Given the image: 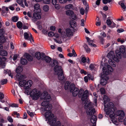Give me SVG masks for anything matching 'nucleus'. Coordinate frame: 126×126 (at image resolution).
<instances>
[{"instance_id": "nucleus-10", "label": "nucleus", "mask_w": 126, "mask_h": 126, "mask_svg": "<svg viewBox=\"0 0 126 126\" xmlns=\"http://www.w3.org/2000/svg\"><path fill=\"white\" fill-rule=\"evenodd\" d=\"M41 16L40 14L34 13L33 14V16L32 18V20L33 22H35L38 19H40Z\"/></svg>"}, {"instance_id": "nucleus-51", "label": "nucleus", "mask_w": 126, "mask_h": 126, "mask_svg": "<svg viewBox=\"0 0 126 126\" xmlns=\"http://www.w3.org/2000/svg\"><path fill=\"white\" fill-rule=\"evenodd\" d=\"M112 0H103V2L105 4H107L108 2L110 3L111 1Z\"/></svg>"}, {"instance_id": "nucleus-25", "label": "nucleus", "mask_w": 126, "mask_h": 126, "mask_svg": "<svg viewBox=\"0 0 126 126\" xmlns=\"http://www.w3.org/2000/svg\"><path fill=\"white\" fill-rule=\"evenodd\" d=\"M116 54L117 56L116 57L119 61V59L121 58L122 56L121 53L119 50L116 51Z\"/></svg>"}, {"instance_id": "nucleus-35", "label": "nucleus", "mask_w": 126, "mask_h": 126, "mask_svg": "<svg viewBox=\"0 0 126 126\" xmlns=\"http://www.w3.org/2000/svg\"><path fill=\"white\" fill-rule=\"evenodd\" d=\"M1 38L0 39V42L1 43H4L6 42V39L5 37L3 36L0 37Z\"/></svg>"}, {"instance_id": "nucleus-32", "label": "nucleus", "mask_w": 126, "mask_h": 126, "mask_svg": "<svg viewBox=\"0 0 126 126\" xmlns=\"http://www.w3.org/2000/svg\"><path fill=\"white\" fill-rule=\"evenodd\" d=\"M0 54L1 56H7V53L6 51L3 50H1L0 51Z\"/></svg>"}, {"instance_id": "nucleus-47", "label": "nucleus", "mask_w": 126, "mask_h": 126, "mask_svg": "<svg viewBox=\"0 0 126 126\" xmlns=\"http://www.w3.org/2000/svg\"><path fill=\"white\" fill-rule=\"evenodd\" d=\"M100 91L102 94H104L105 93V90L104 88H101L100 89Z\"/></svg>"}, {"instance_id": "nucleus-13", "label": "nucleus", "mask_w": 126, "mask_h": 126, "mask_svg": "<svg viewBox=\"0 0 126 126\" xmlns=\"http://www.w3.org/2000/svg\"><path fill=\"white\" fill-rule=\"evenodd\" d=\"M74 30V29H67L65 30V36L69 37L72 36L73 32H75Z\"/></svg>"}, {"instance_id": "nucleus-52", "label": "nucleus", "mask_w": 126, "mask_h": 126, "mask_svg": "<svg viewBox=\"0 0 126 126\" xmlns=\"http://www.w3.org/2000/svg\"><path fill=\"white\" fill-rule=\"evenodd\" d=\"M80 13L82 15H83L84 14V10L82 7L80 9Z\"/></svg>"}, {"instance_id": "nucleus-46", "label": "nucleus", "mask_w": 126, "mask_h": 126, "mask_svg": "<svg viewBox=\"0 0 126 126\" xmlns=\"http://www.w3.org/2000/svg\"><path fill=\"white\" fill-rule=\"evenodd\" d=\"M106 23L107 25L110 27L111 24L112 22L110 19H108L106 20Z\"/></svg>"}, {"instance_id": "nucleus-8", "label": "nucleus", "mask_w": 126, "mask_h": 126, "mask_svg": "<svg viewBox=\"0 0 126 126\" xmlns=\"http://www.w3.org/2000/svg\"><path fill=\"white\" fill-rule=\"evenodd\" d=\"M116 114L117 116L119 117L118 118L119 121L122 122L125 116L124 111L123 110H118L116 113Z\"/></svg>"}, {"instance_id": "nucleus-60", "label": "nucleus", "mask_w": 126, "mask_h": 126, "mask_svg": "<svg viewBox=\"0 0 126 126\" xmlns=\"http://www.w3.org/2000/svg\"><path fill=\"white\" fill-rule=\"evenodd\" d=\"M24 89H25L24 93L26 94L29 95V91L28 90L29 89H26L25 87L24 88Z\"/></svg>"}, {"instance_id": "nucleus-7", "label": "nucleus", "mask_w": 126, "mask_h": 126, "mask_svg": "<svg viewBox=\"0 0 126 126\" xmlns=\"http://www.w3.org/2000/svg\"><path fill=\"white\" fill-rule=\"evenodd\" d=\"M69 88L70 92H72V95L74 96H76L79 94V91L77 88L75 87L74 84H71L70 85Z\"/></svg>"}, {"instance_id": "nucleus-9", "label": "nucleus", "mask_w": 126, "mask_h": 126, "mask_svg": "<svg viewBox=\"0 0 126 126\" xmlns=\"http://www.w3.org/2000/svg\"><path fill=\"white\" fill-rule=\"evenodd\" d=\"M107 56L109 59H112L114 61L116 62H119L118 59L115 56L114 52L112 51H110L108 53Z\"/></svg>"}, {"instance_id": "nucleus-57", "label": "nucleus", "mask_w": 126, "mask_h": 126, "mask_svg": "<svg viewBox=\"0 0 126 126\" xmlns=\"http://www.w3.org/2000/svg\"><path fill=\"white\" fill-rule=\"evenodd\" d=\"M7 73L10 76L11 78H13V76L10 70H8Z\"/></svg>"}, {"instance_id": "nucleus-36", "label": "nucleus", "mask_w": 126, "mask_h": 126, "mask_svg": "<svg viewBox=\"0 0 126 126\" xmlns=\"http://www.w3.org/2000/svg\"><path fill=\"white\" fill-rule=\"evenodd\" d=\"M93 42V41L92 40H90L88 42L89 45L91 46L95 47H96V45L92 43Z\"/></svg>"}, {"instance_id": "nucleus-61", "label": "nucleus", "mask_w": 126, "mask_h": 126, "mask_svg": "<svg viewBox=\"0 0 126 126\" xmlns=\"http://www.w3.org/2000/svg\"><path fill=\"white\" fill-rule=\"evenodd\" d=\"M117 41L118 42H120L121 43H123L124 41V39L121 40L120 38H119L117 39Z\"/></svg>"}, {"instance_id": "nucleus-17", "label": "nucleus", "mask_w": 126, "mask_h": 126, "mask_svg": "<svg viewBox=\"0 0 126 126\" xmlns=\"http://www.w3.org/2000/svg\"><path fill=\"white\" fill-rule=\"evenodd\" d=\"M44 55V53H42L41 54L40 52H37L35 53V56L36 58L38 60H39L41 59L42 60V58L43 57Z\"/></svg>"}, {"instance_id": "nucleus-40", "label": "nucleus", "mask_w": 126, "mask_h": 126, "mask_svg": "<svg viewBox=\"0 0 126 126\" xmlns=\"http://www.w3.org/2000/svg\"><path fill=\"white\" fill-rule=\"evenodd\" d=\"M69 83L68 81H67L65 83L64 85V89L65 90H67L68 89Z\"/></svg>"}, {"instance_id": "nucleus-28", "label": "nucleus", "mask_w": 126, "mask_h": 126, "mask_svg": "<svg viewBox=\"0 0 126 126\" xmlns=\"http://www.w3.org/2000/svg\"><path fill=\"white\" fill-rule=\"evenodd\" d=\"M73 8V5L71 4H69L65 6V8L66 10L72 9Z\"/></svg>"}, {"instance_id": "nucleus-4", "label": "nucleus", "mask_w": 126, "mask_h": 126, "mask_svg": "<svg viewBox=\"0 0 126 126\" xmlns=\"http://www.w3.org/2000/svg\"><path fill=\"white\" fill-rule=\"evenodd\" d=\"M102 70L103 72L101 73V74H103L104 76H106L109 75L113 71L111 66L108 65H104L103 67Z\"/></svg>"}, {"instance_id": "nucleus-30", "label": "nucleus", "mask_w": 126, "mask_h": 126, "mask_svg": "<svg viewBox=\"0 0 126 126\" xmlns=\"http://www.w3.org/2000/svg\"><path fill=\"white\" fill-rule=\"evenodd\" d=\"M28 62L27 61L26 59L23 58H22L21 59L20 63L23 65L26 64Z\"/></svg>"}, {"instance_id": "nucleus-45", "label": "nucleus", "mask_w": 126, "mask_h": 126, "mask_svg": "<svg viewBox=\"0 0 126 126\" xmlns=\"http://www.w3.org/2000/svg\"><path fill=\"white\" fill-rule=\"evenodd\" d=\"M71 17L72 18V19L74 20H76L77 19V17L76 15L73 12V14H72V15H71Z\"/></svg>"}, {"instance_id": "nucleus-39", "label": "nucleus", "mask_w": 126, "mask_h": 126, "mask_svg": "<svg viewBox=\"0 0 126 126\" xmlns=\"http://www.w3.org/2000/svg\"><path fill=\"white\" fill-rule=\"evenodd\" d=\"M17 27L19 28H20L22 27V24L21 21L18 22L17 24Z\"/></svg>"}, {"instance_id": "nucleus-56", "label": "nucleus", "mask_w": 126, "mask_h": 126, "mask_svg": "<svg viewBox=\"0 0 126 126\" xmlns=\"http://www.w3.org/2000/svg\"><path fill=\"white\" fill-rule=\"evenodd\" d=\"M86 59L85 57H82L81 61L82 62L84 63L86 62Z\"/></svg>"}, {"instance_id": "nucleus-42", "label": "nucleus", "mask_w": 126, "mask_h": 126, "mask_svg": "<svg viewBox=\"0 0 126 126\" xmlns=\"http://www.w3.org/2000/svg\"><path fill=\"white\" fill-rule=\"evenodd\" d=\"M43 9L45 11H47L49 9L48 6L47 5H45L43 7Z\"/></svg>"}, {"instance_id": "nucleus-19", "label": "nucleus", "mask_w": 126, "mask_h": 126, "mask_svg": "<svg viewBox=\"0 0 126 126\" xmlns=\"http://www.w3.org/2000/svg\"><path fill=\"white\" fill-rule=\"evenodd\" d=\"M57 74L58 75V79L59 80H62L64 78L63 71H62L61 72L57 73Z\"/></svg>"}, {"instance_id": "nucleus-49", "label": "nucleus", "mask_w": 126, "mask_h": 126, "mask_svg": "<svg viewBox=\"0 0 126 126\" xmlns=\"http://www.w3.org/2000/svg\"><path fill=\"white\" fill-rule=\"evenodd\" d=\"M32 12L31 11H30L28 12L27 13V16L30 17H32Z\"/></svg>"}, {"instance_id": "nucleus-55", "label": "nucleus", "mask_w": 126, "mask_h": 126, "mask_svg": "<svg viewBox=\"0 0 126 126\" xmlns=\"http://www.w3.org/2000/svg\"><path fill=\"white\" fill-rule=\"evenodd\" d=\"M89 79H91L92 80H93L94 79V77L93 76L90 75V74H88L87 75Z\"/></svg>"}, {"instance_id": "nucleus-38", "label": "nucleus", "mask_w": 126, "mask_h": 126, "mask_svg": "<svg viewBox=\"0 0 126 126\" xmlns=\"http://www.w3.org/2000/svg\"><path fill=\"white\" fill-rule=\"evenodd\" d=\"M111 59H109L108 61L109 63V64L113 65V67H115L116 66L115 63L114 62H112Z\"/></svg>"}, {"instance_id": "nucleus-5", "label": "nucleus", "mask_w": 126, "mask_h": 126, "mask_svg": "<svg viewBox=\"0 0 126 126\" xmlns=\"http://www.w3.org/2000/svg\"><path fill=\"white\" fill-rule=\"evenodd\" d=\"M84 90L82 89H81L79 91V96L81 97V99L82 101H85L87 99L88 95V92L87 90H86L83 92Z\"/></svg>"}, {"instance_id": "nucleus-58", "label": "nucleus", "mask_w": 126, "mask_h": 126, "mask_svg": "<svg viewBox=\"0 0 126 126\" xmlns=\"http://www.w3.org/2000/svg\"><path fill=\"white\" fill-rule=\"evenodd\" d=\"M67 0H59V1L61 3L64 4L67 2Z\"/></svg>"}, {"instance_id": "nucleus-2", "label": "nucleus", "mask_w": 126, "mask_h": 126, "mask_svg": "<svg viewBox=\"0 0 126 126\" xmlns=\"http://www.w3.org/2000/svg\"><path fill=\"white\" fill-rule=\"evenodd\" d=\"M52 105L50 104L46 106L44 109L45 111H46L45 114L46 118L49 121L51 120L54 117V114L52 113Z\"/></svg>"}, {"instance_id": "nucleus-1", "label": "nucleus", "mask_w": 126, "mask_h": 126, "mask_svg": "<svg viewBox=\"0 0 126 126\" xmlns=\"http://www.w3.org/2000/svg\"><path fill=\"white\" fill-rule=\"evenodd\" d=\"M109 99L107 96L105 95H104L103 99L105 107L104 110L106 114L107 115H110V117L112 119L114 117L115 115L114 113V105L113 103L111 102H109L107 105H105L107 102L109 101Z\"/></svg>"}, {"instance_id": "nucleus-6", "label": "nucleus", "mask_w": 126, "mask_h": 126, "mask_svg": "<svg viewBox=\"0 0 126 126\" xmlns=\"http://www.w3.org/2000/svg\"><path fill=\"white\" fill-rule=\"evenodd\" d=\"M40 92L37 89H34L32 90L30 93L31 97L34 100L37 99L40 96Z\"/></svg>"}, {"instance_id": "nucleus-12", "label": "nucleus", "mask_w": 126, "mask_h": 126, "mask_svg": "<svg viewBox=\"0 0 126 126\" xmlns=\"http://www.w3.org/2000/svg\"><path fill=\"white\" fill-rule=\"evenodd\" d=\"M40 98L42 99H44L47 100V99L50 100L51 99V97L50 94L46 92H44L42 94Z\"/></svg>"}, {"instance_id": "nucleus-11", "label": "nucleus", "mask_w": 126, "mask_h": 126, "mask_svg": "<svg viewBox=\"0 0 126 126\" xmlns=\"http://www.w3.org/2000/svg\"><path fill=\"white\" fill-rule=\"evenodd\" d=\"M101 77L102 79L100 84L103 86L105 85L106 84L107 80L109 78L106 76H104L102 74L101 75Z\"/></svg>"}, {"instance_id": "nucleus-18", "label": "nucleus", "mask_w": 126, "mask_h": 126, "mask_svg": "<svg viewBox=\"0 0 126 126\" xmlns=\"http://www.w3.org/2000/svg\"><path fill=\"white\" fill-rule=\"evenodd\" d=\"M54 70L55 71L57 72V73H60L62 71H63L62 69V67L60 66H59L57 65L55 66L54 68Z\"/></svg>"}, {"instance_id": "nucleus-29", "label": "nucleus", "mask_w": 126, "mask_h": 126, "mask_svg": "<svg viewBox=\"0 0 126 126\" xmlns=\"http://www.w3.org/2000/svg\"><path fill=\"white\" fill-rule=\"evenodd\" d=\"M59 64V63L56 60H53V61H52V63H50V65L51 67H53L55 65H58Z\"/></svg>"}, {"instance_id": "nucleus-27", "label": "nucleus", "mask_w": 126, "mask_h": 126, "mask_svg": "<svg viewBox=\"0 0 126 126\" xmlns=\"http://www.w3.org/2000/svg\"><path fill=\"white\" fill-rule=\"evenodd\" d=\"M23 70L22 67L21 66H19L16 68V72L17 74H20Z\"/></svg>"}, {"instance_id": "nucleus-48", "label": "nucleus", "mask_w": 126, "mask_h": 126, "mask_svg": "<svg viewBox=\"0 0 126 126\" xmlns=\"http://www.w3.org/2000/svg\"><path fill=\"white\" fill-rule=\"evenodd\" d=\"M18 18L16 16L13 17L12 18L13 21L14 22H16L18 20Z\"/></svg>"}, {"instance_id": "nucleus-23", "label": "nucleus", "mask_w": 126, "mask_h": 126, "mask_svg": "<svg viewBox=\"0 0 126 126\" xmlns=\"http://www.w3.org/2000/svg\"><path fill=\"white\" fill-rule=\"evenodd\" d=\"M33 84L32 81L31 80H29L27 81L26 86L25 87L26 89H29L32 85Z\"/></svg>"}, {"instance_id": "nucleus-31", "label": "nucleus", "mask_w": 126, "mask_h": 126, "mask_svg": "<svg viewBox=\"0 0 126 126\" xmlns=\"http://www.w3.org/2000/svg\"><path fill=\"white\" fill-rule=\"evenodd\" d=\"M49 104V101L48 100L42 102L41 104V105L45 107Z\"/></svg>"}, {"instance_id": "nucleus-62", "label": "nucleus", "mask_w": 126, "mask_h": 126, "mask_svg": "<svg viewBox=\"0 0 126 126\" xmlns=\"http://www.w3.org/2000/svg\"><path fill=\"white\" fill-rule=\"evenodd\" d=\"M4 97V96L3 94V93H2L0 92V99H2Z\"/></svg>"}, {"instance_id": "nucleus-20", "label": "nucleus", "mask_w": 126, "mask_h": 126, "mask_svg": "<svg viewBox=\"0 0 126 126\" xmlns=\"http://www.w3.org/2000/svg\"><path fill=\"white\" fill-rule=\"evenodd\" d=\"M42 60H45L46 62L47 63H52V61L51 60V58L48 56H45V55L42 58Z\"/></svg>"}, {"instance_id": "nucleus-59", "label": "nucleus", "mask_w": 126, "mask_h": 126, "mask_svg": "<svg viewBox=\"0 0 126 126\" xmlns=\"http://www.w3.org/2000/svg\"><path fill=\"white\" fill-rule=\"evenodd\" d=\"M27 112L28 114L31 117H32L34 116V114L32 112H30L29 110L27 111Z\"/></svg>"}, {"instance_id": "nucleus-54", "label": "nucleus", "mask_w": 126, "mask_h": 126, "mask_svg": "<svg viewBox=\"0 0 126 126\" xmlns=\"http://www.w3.org/2000/svg\"><path fill=\"white\" fill-rule=\"evenodd\" d=\"M48 35L49 36L51 37L54 35V33L52 32H50L48 33Z\"/></svg>"}, {"instance_id": "nucleus-15", "label": "nucleus", "mask_w": 126, "mask_h": 126, "mask_svg": "<svg viewBox=\"0 0 126 126\" xmlns=\"http://www.w3.org/2000/svg\"><path fill=\"white\" fill-rule=\"evenodd\" d=\"M97 120L96 117L94 115L92 116L91 118L90 121L93 124L92 126H96V122Z\"/></svg>"}, {"instance_id": "nucleus-34", "label": "nucleus", "mask_w": 126, "mask_h": 126, "mask_svg": "<svg viewBox=\"0 0 126 126\" xmlns=\"http://www.w3.org/2000/svg\"><path fill=\"white\" fill-rule=\"evenodd\" d=\"M74 12L72 10H68L66 11L65 13L67 16H71L73 14Z\"/></svg>"}, {"instance_id": "nucleus-50", "label": "nucleus", "mask_w": 126, "mask_h": 126, "mask_svg": "<svg viewBox=\"0 0 126 126\" xmlns=\"http://www.w3.org/2000/svg\"><path fill=\"white\" fill-rule=\"evenodd\" d=\"M7 119L11 123H12L13 122V119L11 116L8 117Z\"/></svg>"}, {"instance_id": "nucleus-16", "label": "nucleus", "mask_w": 126, "mask_h": 126, "mask_svg": "<svg viewBox=\"0 0 126 126\" xmlns=\"http://www.w3.org/2000/svg\"><path fill=\"white\" fill-rule=\"evenodd\" d=\"M125 48L123 46H121L119 48L120 51L123 55L124 58L126 57V53L125 52Z\"/></svg>"}, {"instance_id": "nucleus-43", "label": "nucleus", "mask_w": 126, "mask_h": 126, "mask_svg": "<svg viewBox=\"0 0 126 126\" xmlns=\"http://www.w3.org/2000/svg\"><path fill=\"white\" fill-rule=\"evenodd\" d=\"M34 9L38 10L40 8V6L39 4L37 3L35 4L34 6Z\"/></svg>"}, {"instance_id": "nucleus-53", "label": "nucleus", "mask_w": 126, "mask_h": 126, "mask_svg": "<svg viewBox=\"0 0 126 126\" xmlns=\"http://www.w3.org/2000/svg\"><path fill=\"white\" fill-rule=\"evenodd\" d=\"M9 107H18V105L16 104L13 103L10 105Z\"/></svg>"}, {"instance_id": "nucleus-21", "label": "nucleus", "mask_w": 126, "mask_h": 126, "mask_svg": "<svg viewBox=\"0 0 126 126\" xmlns=\"http://www.w3.org/2000/svg\"><path fill=\"white\" fill-rule=\"evenodd\" d=\"M16 77L18 80H19L24 79L26 78L24 75L20 74V73L17 74L16 76Z\"/></svg>"}, {"instance_id": "nucleus-63", "label": "nucleus", "mask_w": 126, "mask_h": 126, "mask_svg": "<svg viewBox=\"0 0 126 126\" xmlns=\"http://www.w3.org/2000/svg\"><path fill=\"white\" fill-rule=\"evenodd\" d=\"M55 7L57 9H59L60 8V6L59 4H56L55 5Z\"/></svg>"}, {"instance_id": "nucleus-37", "label": "nucleus", "mask_w": 126, "mask_h": 126, "mask_svg": "<svg viewBox=\"0 0 126 126\" xmlns=\"http://www.w3.org/2000/svg\"><path fill=\"white\" fill-rule=\"evenodd\" d=\"M86 52L87 53H89L90 51V49L88 47V46L86 45H84V47Z\"/></svg>"}, {"instance_id": "nucleus-64", "label": "nucleus", "mask_w": 126, "mask_h": 126, "mask_svg": "<svg viewBox=\"0 0 126 126\" xmlns=\"http://www.w3.org/2000/svg\"><path fill=\"white\" fill-rule=\"evenodd\" d=\"M124 30L122 28L118 29L117 30V32L119 33H121L124 31Z\"/></svg>"}, {"instance_id": "nucleus-41", "label": "nucleus", "mask_w": 126, "mask_h": 126, "mask_svg": "<svg viewBox=\"0 0 126 126\" xmlns=\"http://www.w3.org/2000/svg\"><path fill=\"white\" fill-rule=\"evenodd\" d=\"M4 33V31L3 29H2L0 30V37L2 36Z\"/></svg>"}, {"instance_id": "nucleus-26", "label": "nucleus", "mask_w": 126, "mask_h": 126, "mask_svg": "<svg viewBox=\"0 0 126 126\" xmlns=\"http://www.w3.org/2000/svg\"><path fill=\"white\" fill-rule=\"evenodd\" d=\"M25 56L26 58L30 61H32L33 60V58L28 53H25Z\"/></svg>"}, {"instance_id": "nucleus-22", "label": "nucleus", "mask_w": 126, "mask_h": 126, "mask_svg": "<svg viewBox=\"0 0 126 126\" xmlns=\"http://www.w3.org/2000/svg\"><path fill=\"white\" fill-rule=\"evenodd\" d=\"M69 23L70 26L73 29H74V28L77 26L76 22L73 20H71L70 21Z\"/></svg>"}, {"instance_id": "nucleus-33", "label": "nucleus", "mask_w": 126, "mask_h": 126, "mask_svg": "<svg viewBox=\"0 0 126 126\" xmlns=\"http://www.w3.org/2000/svg\"><path fill=\"white\" fill-rule=\"evenodd\" d=\"M118 3L119 5H120L122 8L124 9L123 11H126V6L124 3L122 2H119Z\"/></svg>"}, {"instance_id": "nucleus-24", "label": "nucleus", "mask_w": 126, "mask_h": 126, "mask_svg": "<svg viewBox=\"0 0 126 126\" xmlns=\"http://www.w3.org/2000/svg\"><path fill=\"white\" fill-rule=\"evenodd\" d=\"M27 81L26 80H23L19 82V85L21 87L24 86L25 87L26 86Z\"/></svg>"}, {"instance_id": "nucleus-44", "label": "nucleus", "mask_w": 126, "mask_h": 126, "mask_svg": "<svg viewBox=\"0 0 126 126\" xmlns=\"http://www.w3.org/2000/svg\"><path fill=\"white\" fill-rule=\"evenodd\" d=\"M7 82V80L5 79L1 81L0 83L2 85H3L6 84Z\"/></svg>"}, {"instance_id": "nucleus-3", "label": "nucleus", "mask_w": 126, "mask_h": 126, "mask_svg": "<svg viewBox=\"0 0 126 126\" xmlns=\"http://www.w3.org/2000/svg\"><path fill=\"white\" fill-rule=\"evenodd\" d=\"M94 106L93 103L91 102L87 103L85 104L84 108L87 110L86 113L87 115H91L94 113L95 110L93 108Z\"/></svg>"}, {"instance_id": "nucleus-14", "label": "nucleus", "mask_w": 126, "mask_h": 126, "mask_svg": "<svg viewBox=\"0 0 126 126\" xmlns=\"http://www.w3.org/2000/svg\"><path fill=\"white\" fill-rule=\"evenodd\" d=\"M24 36L25 39L29 40L31 42H32V40L33 41H34L32 34L31 33H30L29 36V34L25 32L24 33Z\"/></svg>"}]
</instances>
